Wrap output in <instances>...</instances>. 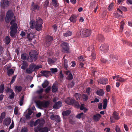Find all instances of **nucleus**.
<instances>
[{
  "label": "nucleus",
  "mask_w": 132,
  "mask_h": 132,
  "mask_svg": "<svg viewBox=\"0 0 132 132\" xmlns=\"http://www.w3.org/2000/svg\"><path fill=\"white\" fill-rule=\"evenodd\" d=\"M50 70L51 71V72L53 73H54L56 72L57 71V69L55 68H51L50 69Z\"/></svg>",
  "instance_id": "nucleus-48"
},
{
  "label": "nucleus",
  "mask_w": 132,
  "mask_h": 132,
  "mask_svg": "<svg viewBox=\"0 0 132 132\" xmlns=\"http://www.w3.org/2000/svg\"><path fill=\"white\" fill-rule=\"evenodd\" d=\"M28 131L27 128H24L22 130V132H27Z\"/></svg>",
  "instance_id": "nucleus-64"
},
{
  "label": "nucleus",
  "mask_w": 132,
  "mask_h": 132,
  "mask_svg": "<svg viewBox=\"0 0 132 132\" xmlns=\"http://www.w3.org/2000/svg\"><path fill=\"white\" fill-rule=\"evenodd\" d=\"M72 32L70 31H67L63 34V36L64 37H67L71 36L72 35Z\"/></svg>",
  "instance_id": "nucleus-26"
},
{
  "label": "nucleus",
  "mask_w": 132,
  "mask_h": 132,
  "mask_svg": "<svg viewBox=\"0 0 132 132\" xmlns=\"http://www.w3.org/2000/svg\"><path fill=\"white\" fill-rule=\"evenodd\" d=\"M127 10V9L126 7L122 6H120L119 8H117V11L118 12H119V13H122L121 10L123 11H126Z\"/></svg>",
  "instance_id": "nucleus-15"
},
{
  "label": "nucleus",
  "mask_w": 132,
  "mask_h": 132,
  "mask_svg": "<svg viewBox=\"0 0 132 132\" xmlns=\"http://www.w3.org/2000/svg\"><path fill=\"white\" fill-rule=\"evenodd\" d=\"M62 47L63 51L67 52L69 50V45L67 43H63L62 44Z\"/></svg>",
  "instance_id": "nucleus-10"
},
{
  "label": "nucleus",
  "mask_w": 132,
  "mask_h": 132,
  "mask_svg": "<svg viewBox=\"0 0 132 132\" xmlns=\"http://www.w3.org/2000/svg\"><path fill=\"white\" fill-rule=\"evenodd\" d=\"M42 26L40 25H39L37 24H36V29L37 31H39L41 30L42 28Z\"/></svg>",
  "instance_id": "nucleus-32"
},
{
  "label": "nucleus",
  "mask_w": 132,
  "mask_h": 132,
  "mask_svg": "<svg viewBox=\"0 0 132 132\" xmlns=\"http://www.w3.org/2000/svg\"><path fill=\"white\" fill-rule=\"evenodd\" d=\"M41 73L43 75L46 77L48 76V75L50 74L51 72L48 71H42Z\"/></svg>",
  "instance_id": "nucleus-28"
},
{
  "label": "nucleus",
  "mask_w": 132,
  "mask_h": 132,
  "mask_svg": "<svg viewBox=\"0 0 132 132\" xmlns=\"http://www.w3.org/2000/svg\"><path fill=\"white\" fill-rule=\"evenodd\" d=\"M107 103V100L106 99H104L103 100V108L105 109L106 108Z\"/></svg>",
  "instance_id": "nucleus-34"
},
{
  "label": "nucleus",
  "mask_w": 132,
  "mask_h": 132,
  "mask_svg": "<svg viewBox=\"0 0 132 132\" xmlns=\"http://www.w3.org/2000/svg\"><path fill=\"white\" fill-rule=\"evenodd\" d=\"M75 96L76 99L78 100L79 98V97L80 96V95L78 93H76L75 95Z\"/></svg>",
  "instance_id": "nucleus-57"
},
{
  "label": "nucleus",
  "mask_w": 132,
  "mask_h": 132,
  "mask_svg": "<svg viewBox=\"0 0 132 132\" xmlns=\"http://www.w3.org/2000/svg\"><path fill=\"white\" fill-rule=\"evenodd\" d=\"M10 39L8 36L6 37L5 39V41L6 44H8L10 42Z\"/></svg>",
  "instance_id": "nucleus-40"
},
{
  "label": "nucleus",
  "mask_w": 132,
  "mask_h": 132,
  "mask_svg": "<svg viewBox=\"0 0 132 132\" xmlns=\"http://www.w3.org/2000/svg\"><path fill=\"white\" fill-rule=\"evenodd\" d=\"M44 119L41 120L38 119L35 122H33V123L34 124V126H35L39 123L43 124L44 123Z\"/></svg>",
  "instance_id": "nucleus-18"
},
{
  "label": "nucleus",
  "mask_w": 132,
  "mask_h": 132,
  "mask_svg": "<svg viewBox=\"0 0 132 132\" xmlns=\"http://www.w3.org/2000/svg\"><path fill=\"white\" fill-rule=\"evenodd\" d=\"M4 89V85L3 84L1 85L0 86V93H3Z\"/></svg>",
  "instance_id": "nucleus-44"
},
{
  "label": "nucleus",
  "mask_w": 132,
  "mask_h": 132,
  "mask_svg": "<svg viewBox=\"0 0 132 132\" xmlns=\"http://www.w3.org/2000/svg\"><path fill=\"white\" fill-rule=\"evenodd\" d=\"M82 97L84 101H86L88 98V96L85 95H83Z\"/></svg>",
  "instance_id": "nucleus-56"
},
{
  "label": "nucleus",
  "mask_w": 132,
  "mask_h": 132,
  "mask_svg": "<svg viewBox=\"0 0 132 132\" xmlns=\"http://www.w3.org/2000/svg\"><path fill=\"white\" fill-rule=\"evenodd\" d=\"M50 130V128L45 127L43 128H41L39 127H37L35 129V131L36 132H48Z\"/></svg>",
  "instance_id": "nucleus-5"
},
{
  "label": "nucleus",
  "mask_w": 132,
  "mask_h": 132,
  "mask_svg": "<svg viewBox=\"0 0 132 132\" xmlns=\"http://www.w3.org/2000/svg\"><path fill=\"white\" fill-rule=\"evenodd\" d=\"M26 54L23 53L21 55V58L23 60L28 59V58H26Z\"/></svg>",
  "instance_id": "nucleus-45"
},
{
  "label": "nucleus",
  "mask_w": 132,
  "mask_h": 132,
  "mask_svg": "<svg viewBox=\"0 0 132 132\" xmlns=\"http://www.w3.org/2000/svg\"><path fill=\"white\" fill-rule=\"evenodd\" d=\"M93 48L92 46L88 47L87 48V50L89 51H91L92 50H93Z\"/></svg>",
  "instance_id": "nucleus-61"
},
{
  "label": "nucleus",
  "mask_w": 132,
  "mask_h": 132,
  "mask_svg": "<svg viewBox=\"0 0 132 132\" xmlns=\"http://www.w3.org/2000/svg\"><path fill=\"white\" fill-rule=\"evenodd\" d=\"M116 130L117 132H120V128L118 126L116 127Z\"/></svg>",
  "instance_id": "nucleus-63"
},
{
  "label": "nucleus",
  "mask_w": 132,
  "mask_h": 132,
  "mask_svg": "<svg viewBox=\"0 0 132 132\" xmlns=\"http://www.w3.org/2000/svg\"><path fill=\"white\" fill-rule=\"evenodd\" d=\"M30 58L31 59L36 60L37 57V52L35 51H32L30 52Z\"/></svg>",
  "instance_id": "nucleus-6"
},
{
  "label": "nucleus",
  "mask_w": 132,
  "mask_h": 132,
  "mask_svg": "<svg viewBox=\"0 0 132 132\" xmlns=\"http://www.w3.org/2000/svg\"><path fill=\"white\" fill-rule=\"evenodd\" d=\"M113 79H117L116 81H119L121 82H123L126 81L127 79H124L121 77H120L119 75L114 76L113 77Z\"/></svg>",
  "instance_id": "nucleus-9"
},
{
  "label": "nucleus",
  "mask_w": 132,
  "mask_h": 132,
  "mask_svg": "<svg viewBox=\"0 0 132 132\" xmlns=\"http://www.w3.org/2000/svg\"><path fill=\"white\" fill-rule=\"evenodd\" d=\"M65 101L68 104L71 105L74 104L76 105V108H78L79 107V105L78 103L76 102L70 98H67Z\"/></svg>",
  "instance_id": "nucleus-3"
},
{
  "label": "nucleus",
  "mask_w": 132,
  "mask_h": 132,
  "mask_svg": "<svg viewBox=\"0 0 132 132\" xmlns=\"http://www.w3.org/2000/svg\"><path fill=\"white\" fill-rule=\"evenodd\" d=\"M61 104L62 103L60 101L58 102L57 103H56L53 106V108L58 109L61 106Z\"/></svg>",
  "instance_id": "nucleus-23"
},
{
  "label": "nucleus",
  "mask_w": 132,
  "mask_h": 132,
  "mask_svg": "<svg viewBox=\"0 0 132 132\" xmlns=\"http://www.w3.org/2000/svg\"><path fill=\"white\" fill-rule=\"evenodd\" d=\"M96 5V3L95 2H93L91 3L90 5V7L92 8L94 7Z\"/></svg>",
  "instance_id": "nucleus-42"
},
{
  "label": "nucleus",
  "mask_w": 132,
  "mask_h": 132,
  "mask_svg": "<svg viewBox=\"0 0 132 132\" xmlns=\"http://www.w3.org/2000/svg\"><path fill=\"white\" fill-rule=\"evenodd\" d=\"M118 114L116 112H114L113 113V116H111L110 118V119L111 122H114V119L118 120L119 119V117H118Z\"/></svg>",
  "instance_id": "nucleus-7"
},
{
  "label": "nucleus",
  "mask_w": 132,
  "mask_h": 132,
  "mask_svg": "<svg viewBox=\"0 0 132 132\" xmlns=\"http://www.w3.org/2000/svg\"><path fill=\"white\" fill-rule=\"evenodd\" d=\"M96 93L99 96H102L104 94V92L103 89H101L97 90Z\"/></svg>",
  "instance_id": "nucleus-24"
},
{
  "label": "nucleus",
  "mask_w": 132,
  "mask_h": 132,
  "mask_svg": "<svg viewBox=\"0 0 132 132\" xmlns=\"http://www.w3.org/2000/svg\"><path fill=\"white\" fill-rule=\"evenodd\" d=\"M60 77L61 79H62L63 77V76L62 74V72L61 71L59 74Z\"/></svg>",
  "instance_id": "nucleus-60"
},
{
  "label": "nucleus",
  "mask_w": 132,
  "mask_h": 132,
  "mask_svg": "<svg viewBox=\"0 0 132 132\" xmlns=\"http://www.w3.org/2000/svg\"><path fill=\"white\" fill-rule=\"evenodd\" d=\"M84 116V114L83 113L78 114L77 116V117L79 119H80L81 117Z\"/></svg>",
  "instance_id": "nucleus-51"
},
{
  "label": "nucleus",
  "mask_w": 132,
  "mask_h": 132,
  "mask_svg": "<svg viewBox=\"0 0 132 132\" xmlns=\"http://www.w3.org/2000/svg\"><path fill=\"white\" fill-rule=\"evenodd\" d=\"M13 13L10 10L7 13V15L5 19L6 22H9L10 20L13 17Z\"/></svg>",
  "instance_id": "nucleus-4"
},
{
  "label": "nucleus",
  "mask_w": 132,
  "mask_h": 132,
  "mask_svg": "<svg viewBox=\"0 0 132 132\" xmlns=\"http://www.w3.org/2000/svg\"><path fill=\"white\" fill-rule=\"evenodd\" d=\"M27 65L25 63L24 64H23V65L21 67V68L22 69H25L27 67Z\"/></svg>",
  "instance_id": "nucleus-53"
},
{
  "label": "nucleus",
  "mask_w": 132,
  "mask_h": 132,
  "mask_svg": "<svg viewBox=\"0 0 132 132\" xmlns=\"http://www.w3.org/2000/svg\"><path fill=\"white\" fill-rule=\"evenodd\" d=\"M122 13H119V12H118L117 9V11L115 12L114 13V16L116 17L119 18L121 16L120 14Z\"/></svg>",
  "instance_id": "nucleus-31"
},
{
  "label": "nucleus",
  "mask_w": 132,
  "mask_h": 132,
  "mask_svg": "<svg viewBox=\"0 0 132 132\" xmlns=\"http://www.w3.org/2000/svg\"><path fill=\"white\" fill-rule=\"evenodd\" d=\"M14 71L12 69H10L7 70V74L9 76L12 75L14 73Z\"/></svg>",
  "instance_id": "nucleus-38"
},
{
  "label": "nucleus",
  "mask_w": 132,
  "mask_h": 132,
  "mask_svg": "<svg viewBox=\"0 0 132 132\" xmlns=\"http://www.w3.org/2000/svg\"><path fill=\"white\" fill-rule=\"evenodd\" d=\"M11 120L10 118H6L4 120L3 124L6 126L9 125L11 123Z\"/></svg>",
  "instance_id": "nucleus-17"
},
{
  "label": "nucleus",
  "mask_w": 132,
  "mask_h": 132,
  "mask_svg": "<svg viewBox=\"0 0 132 132\" xmlns=\"http://www.w3.org/2000/svg\"><path fill=\"white\" fill-rule=\"evenodd\" d=\"M27 111L28 113L26 114V117L27 119H29L30 118V116L32 112L31 111V110L30 109H29Z\"/></svg>",
  "instance_id": "nucleus-22"
},
{
  "label": "nucleus",
  "mask_w": 132,
  "mask_h": 132,
  "mask_svg": "<svg viewBox=\"0 0 132 132\" xmlns=\"http://www.w3.org/2000/svg\"><path fill=\"white\" fill-rule=\"evenodd\" d=\"M73 77L72 74L71 73L69 75H68L67 77V79L68 80H70L72 79Z\"/></svg>",
  "instance_id": "nucleus-47"
},
{
  "label": "nucleus",
  "mask_w": 132,
  "mask_h": 132,
  "mask_svg": "<svg viewBox=\"0 0 132 132\" xmlns=\"http://www.w3.org/2000/svg\"><path fill=\"white\" fill-rule=\"evenodd\" d=\"M114 6L113 4V3H111L108 7V9L109 11L111 10Z\"/></svg>",
  "instance_id": "nucleus-46"
},
{
  "label": "nucleus",
  "mask_w": 132,
  "mask_h": 132,
  "mask_svg": "<svg viewBox=\"0 0 132 132\" xmlns=\"http://www.w3.org/2000/svg\"><path fill=\"white\" fill-rule=\"evenodd\" d=\"M56 61V59H48V63L50 64L54 63Z\"/></svg>",
  "instance_id": "nucleus-25"
},
{
  "label": "nucleus",
  "mask_w": 132,
  "mask_h": 132,
  "mask_svg": "<svg viewBox=\"0 0 132 132\" xmlns=\"http://www.w3.org/2000/svg\"><path fill=\"white\" fill-rule=\"evenodd\" d=\"M48 84V82L47 81H45L44 83L42 84V86L43 88H45L47 86Z\"/></svg>",
  "instance_id": "nucleus-39"
},
{
  "label": "nucleus",
  "mask_w": 132,
  "mask_h": 132,
  "mask_svg": "<svg viewBox=\"0 0 132 132\" xmlns=\"http://www.w3.org/2000/svg\"><path fill=\"white\" fill-rule=\"evenodd\" d=\"M30 28L34 29L35 27V21L34 20H31L30 22Z\"/></svg>",
  "instance_id": "nucleus-27"
},
{
  "label": "nucleus",
  "mask_w": 132,
  "mask_h": 132,
  "mask_svg": "<svg viewBox=\"0 0 132 132\" xmlns=\"http://www.w3.org/2000/svg\"><path fill=\"white\" fill-rule=\"evenodd\" d=\"M55 121H56L57 122H59L60 121V119L59 117L58 116V115H56L55 116Z\"/></svg>",
  "instance_id": "nucleus-49"
},
{
  "label": "nucleus",
  "mask_w": 132,
  "mask_h": 132,
  "mask_svg": "<svg viewBox=\"0 0 132 132\" xmlns=\"http://www.w3.org/2000/svg\"><path fill=\"white\" fill-rule=\"evenodd\" d=\"M9 2L7 0H2L1 2V4L3 7L8 6Z\"/></svg>",
  "instance_id": "nucleus-19"
},
{
  "label": "nucleus",
  "mask_w": 132,
  "mask_h": 132,
  "mask_svg": "<svg viewBox=\"0 0 132 132\" xmlns=\"http://www.w3.org/2000/svg\"><path fill=\"white\" fill-rule=\"evenodd\" d=\"M71 112V111L69 110L64 111L62 113V115L63 116H67Z\"/></svg>",
  "instance_id": "nucleus-29"
},
{
  "label": "nucleus",
  "mask_w": 132,
  "mask_h": 132,
  "mask_svg": "<svg viewBox=\"0 0 132 132\" xmlns=\"http://www.w3.org/2000/svg\"><path fill=\"white\" fill-rule=\"evenodd\" d=\"M14 113L16 114H17L18 113V110L17 108L15 107L14 109Z\"/></svg>",
  "instance_id": "nucleus-54"
},
{
  "label": "nucleus",
  "mask_w": 132,
  "mask_h": 132,
  "mask_svg": "<svg viewBox=\"0 0 132 132\" xmlns=\"http://www.w3.org/2000/svg\"><path fill=\"white\" fill-rule=\"evenodd\" d=\"M32 9L33 11H38L39 9V7L37 4H34V3H32Z\"/></svg>",
  "instance_id": "nucleus-14"
},
{
  "label": "nucleus",
  "mask_w": 132,
  "mask_h": 132,
  "mask_svg": "<svg viewBox=\"0 0 132 132\" xmlns=\"http://www.w3.org/2000/svg\"><path fill=\"white\" fill-rule=\"evenodd\" d=\"M67 61L65 59L64 60V67L66 69H67V68H68V65L67 64Z\"/></svg>",
  "instance_id": "nucleus-43"
},
{
  "label": "nucleus",
  "mask_w": 132,
  "mask_h": 132,
  "mask_svg": "<svg viewBox=\"0 0 132 132\" xmlns=\"http://www.w3.org/2000/svg\"><path fill=\"white\" fill-rule=\"evenodd\" d=\"M57 90V87L55 84H54L52 86V91L53 92H56Z\"/></svg>",
  "instance_id": "nucleus-35"
},
{
  "label": "nucleus",
  "mask_w": 132,
  "mask_h": 132,
  "mask_svg": "<svg viewBox=\"0 0 132 132\" xmlns=\"http://www.w3.org/2000/svg\"><path fill=\"white\" fill-rule=\"evenodd\" d=\"M108 80L106 78H103L99 79L98 80V82L103 84H108Z\"/></svg>",
  "instance_id": "nucleus-12"
},
{
  "label": "nucleus",
  "mask_w": 132,
  "mask_h": 132,
  "mask_svg": "<svg viewBox=\"0 0 132 132\" xmlns=\"http://www.w3.org/2000/svg\"><path fill=\"white\" fill-rule=\"evenodd\" d=\"M101 117V116L100 114H97L94 116L93 119L95 121H98Z\"/></svg>",
  "instance_id": "nucleus-21"
},
{
  "label": "nucleus",
  "mask_w": 132,
  "mask_h": 132,
  "mask_svg": "<svg viewBox=\"0 0 132 132\" xmlns=\"http://www.w3.org/2000/svg\"><path fill=\"white\" fill-rule=\"evenodd\" d=\"M100 50L103 53L106 52L108 49V46L107 45H102L100 46Z\"/></svg>",
  "instance_id": "nucleus-11"
},
{
  "label": "nucleus",
  "mask_w": 132,
  "mask_h": 132,
  "mask_svg": "<svg viewBox=\"0 0 132 132\" xmlns=\"http://www.w3.org/2000/svg\"><path fill=\"white\" fill-rule=\"evenodd\" d=\"M106 90L107 92H109L110 90V86L109 85H107L106 87Z\"/></svg>",
  "instance_id": "nucleus-52"
},
{
  "label": "nucleus",
  "mask_w": 132,
  "mask_h": 132,
  "mask_svg": "<svg viewBox=\"0 0 132 132\" xmlns=\"http://www.w3.org/2000/svg\"><path fill=\"white\" fill-rule=\"evenodd\" d=\"M15 19H13L10 22V24L11 25V31L10 32V35L11 36H14L17 31V25L15 23Z\"/></svg>",
  "instance_id": "nucleus-1"
},
{
  "label": "nucleus",
  "mask_w": 132,
  "mask_h": 132,
  "mask_svg": "<svg viewBox=\"0 0 132 132\" xmlns=\"http://www.w3.org/2000/svg\"><path fill=\"white\" fill-rule=\"evenodd\" d=\"M35 70V64H31L30 65L29 68L26 70L27 72L28 73H31L33 71Z\"/></svg>",
  "instance_id": "nucleus-8"
},
{
  "label": "nucleus",
  "mask_w": 132,
  "mask_h": 132,
  "mask_svg": "<svg viewBox=\"0 0 132 132\" xmlns=\"http://www.w3.org/2000/svg\"><path fill=\"white\" fill-rule=\"evenodd\" d=\"M121 26H120V31H122L123 29V25L124 24V21H121Z\"/></svg>",
  "instance_id": "nucleus-50"
},
{
  "label": "nucleus",
  "mask_w": 132,
  "mask_h": 132,
  "mask_svg": "<svg viewBox=\"0 0 132 132\" xmlns=\"http://www.w3.org/2000/svg\"><path fill=\"white\" fill-rule=\"evenodd\" d=\"M90 31L86 29L81 30L80 34L81 36L86 37L90 36Z\"/></svg>",
  "instance_id": "nucleus-2"
},
{
  "label": "nucleus",
  "mask_w": 132,
  "mask_h": 132,
  "mask_svg": "<svg viewBox=\"0 0 132 132\" xmlns=\"http://www.w3.org/2000/svg\"><path fill=\"white\" fill-rule=\"evenodd\" d=\"M7 92L9 93L10 94V98L11 99L13 98L14 96V93L13 92V90L10 88H8L7 90Z\"/></svg>",
  "instance_id": "nucleus-13"
},
{
  "label": "nucleus",
  "mask_w": 132,
  "mask_h": 132,
  "mask_svg": "<svg viewBox=\"0 0 132 132\" xmlns=\"http://www.w3.org/2000/svg\"><path fill=\"white\" fill-rule=\"evenodd\" d=\"M78 59L79 60L81 61H83L84 60V57L81 56H79L78 57Z\"/></svg>",
  "instance_id": "nucleus-55"
},
{
  "label": "nucleus",
  "mask_w": 132,
  "mask_h": 132,
  "mask_svg": "<svg viewBox=\"0 0 132 132\" xmlns=\"http://www.w3.org/2000/svg\"><path fill=\"white\" fill-rule=\"evenodd\" d=\"M70 20L71 22H72L73 23L75 22L76 21V17L75 16H72L70 18Z\"/></svg>",
  "instance_id": "nucleus-33"
},
{
  "label": "nucleus",
  "mask_w": 132,
  "mask_h": 132,
  "mask_svg": "<svg viewBox=\"0 0 132 132\" xmlns=\"http://www.w3.org/2000/svg\"><path fill=\"white\" fill-rule=\"evenodd\" d=\"M43 23V21L40 18H38L36 19V24L42 25V24Z\"/></svg>",
  "instance_id": "nucleus-20"
},
{
  "label": "nucleus",
  "mask_w": 132,
  "mask_h": 132,
  "mask_svg": "<svg viewBox=\"0 0 132 132\" xmlns=\"http://www.w3.org/2000/svg\"><path fill=\"white\" fill-rule=\"evenodd\" d=\"M52 3L53 5L55 7H57L58 5V3L56 0H52Z\"/></svg>",
  "instance_id": "nucleus-36"
},
{
  "label": "nucleus",
  "mask_w": 132,
  "mask_h": 132,
  "mask_svg": "<svg viewBox=\"0 0 132 132\" xmlns=\"http://www.w3.org/2000/svg\"><path fill=\"white\" fill-rule=\"evenodd\" d=\"M85 105L84 104H81L80 106V109L81 110H83L85 108Z\"/></svg>",
  "instance_id": "nucleus-62"
},
{
  "label": "nucleus",
  "mask_w": 132,
  "mask_h": 132,
  "mask_svg": "<svg viewBox=\"0 0 132 132\" xmlns=\"http://www.w3.org/2000/svg\"><path fill=\"white\" fill-rule=\"evenodd\" d=\"M47 44L48 43V44H49L52 40V38L51 37L49 36L47 38Z\"/></svg>",
  "instance_id": "nucleus-37"
},
{
  "label": "nucleus",
  "mask_w": 132,
  "mask_h": 132,
  "mask_svg": "<svg viewBox=\"0 0 132 132\" xmlns=\"http://www.w3.org/2000/svg\"><path fill=\"white\" fill-rule=\"evenodd\" d=\"M5 114L4 112L2 113L0 116V122H1L2 121V119L4 118L5 117Z\"/></svg>",
  "instance_id": "nucleus-41"
},
{
  "label": "nucleus",
  "mask_w": 132,
  "mask_h": 132,
  "mask_svg": "<svg viewBox=\"0 0 132 132\" xmlns=\"http://www.w3.org/2000/svg\"><path fill=\"white\" fill-rule=\"evenodd\" d=\"M22 89L21 87L19 86H15V90L16 92H20Z\"/></svg>",
  "instance_id": "nucleus-30"
},
{
  "label": "nucleus",
  "mask_w": 132,
  "mask_h": 132,
  "mask_svg": "<svg viewBox=\"0 0 132 132\" xmlns=\"http://www.w3.org/2000/svg\"><path fill=\"white\" fill-rule=\"evenodd\" d=\"M43 90H44L43 88H41L39 90H37V92L38 94H40L43 91Z\"/></svg>",
  "instance_id": "nucleus-59"
},
{
  "label": "nucleus",
  "mask_w": 132,
  "mask_h": 132,
  "mask_svg": "<svg viewBox=\"0 0 132 132\" xmlns=\"http://www.w3.org/2000/svg\"><path fill=\"white\" fill-rule=\"evenodd\" d=\"M14 126V123L13 121H12V123L9 129H11L12 128H13Z\"/></svg>",
  "instance_id": "nucleus-58"
},
{
  "label": "nucleus",
  "mask_w": 132,
  "mask_h": 132,
  "mask_svg": "<svg viewBox=\"0 0 132 132\" xmlns=\"http://www.w3.org/2000/svg\"><path fill=\"white\" fill-rule=\"evenodd\" d=\"M49 104V102L44 101L41 103V106L42 107L45 108L48 106Z\"/></svg>",
  "instance_id": "nucleus-16"
}]
</instances>
